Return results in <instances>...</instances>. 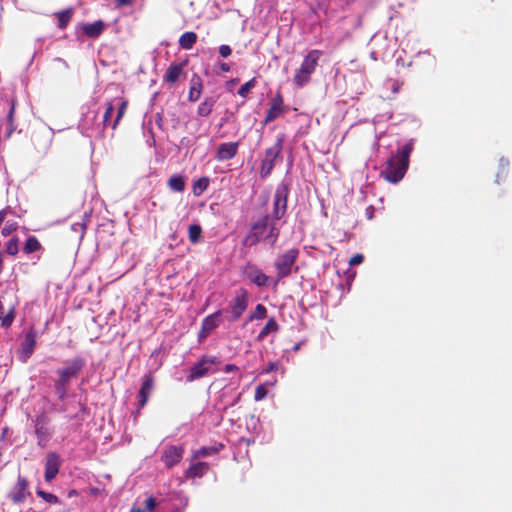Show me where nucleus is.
Returning <instances> with one entry per match:
<instances>
[{"instance_id": "obj_24", "label": "nucleus", "mask_w": 512, "mask_h": 512, "mask_svg": "<svg viewBox=\"0 0 512 512\" xmlns=\"http://www.w3.org/2000/svg\"><path fill=\"white\" fill-rule=\"evenodd\" d=\"M168 187L175 192H183L186 187V178L182 175H172L167 182Z\"/></svg>"}, {"instance_id": "obj_12", "label": "nucleus", "mask_w": 512, "mask_h": 512, "mask_svg": "<svg viewBox=\"0 0 512 512\" xmlns=\"http://www.w3.org/2000/svg\"><path fill=\"white\" fill-rule=\"evenodd\" d=\"M28 486L27 478L19 475L13 491L9 494V498L14 504H22L30 496Z\"/></svg>"}, {"instance_id": "obj_31", "label": "nucleus", "mask_w": 512, "mask_h": 512, "mask_svg": "<svg viewBox=\"0 0 512 512\" xmlns=\"http://www.w3.org/2000/svg\"><path fill=\"white\" fill-rule=\"evenodd\" d=\"M42 249V245L35 236H29L23 247V251L26 254H30Z\"/></svg>"}, {"instance_id": "obj_27", "label": "nucleus", "mask_w": 512, "mask_h": 512, "mask_svg": "<svg viewBox=\"0 0 512 512\" xmlns=\"http://www.w3.org/2000/svg\"><path fill=\"white\" fill-rule=\"evenodd\" d=\"M210 179L206 176H203L196 181H194L192 185V192L196 197L201 196L209 187Z\"/></svg>"}, {"instance_id": "obj_43", "label": "nucleus", "mask_w": 512, "mask_h": 512, "mask_svg": "<svg viewBox=\"0 0 512 512\" xmlns=\"http://www.w3.org/2000/svg\"><path fill=\"white\" fill-rule=\"evenodd\" d=\"M363 261H364V256L362 254L358 253L350 258L349 264L351 266H356V265L361 264Z\"/></svg>"}, {"instance_id": "obj_54", "label": "nucleus", "mask_w": 512, "mask_h": 512, "mask_svg": "<svg viewBox=\"0 0 512 512\" xmlns=\"http://www.w3.org/2000/svg\"><path fill=\"white\" fill-rule=\"evenodd\" d=\"M221 67L224 72H228L230 70V66H221Z\"/></svg>"}, {"instance_id": "obj_29", "label": "nucleus", "mask_w": 512, "mask_h": 512, "mask_svg": "<svg viewBox=\"0 0 512 512\" xmlns=\"http://www.w3.org/2000/svg\"><path fill=\"white\" fill-rule=\"evenodd\" d=\"M215 101L213 98H206L197 109V113L199 116L207 117L211 114Z\"/></svg>"}, {"instance_id": "obj_25", "label": "nucleus", "mask_w": 512, "mask_h": 512, "mask_svg": "<svg viewBox=\"0 0 512 512\" xmlns=\"http://www.w3.org/2000/svg\"><path fill=\"white\" fill-rule=\"evenodd\" d=\"M198 36L195 32L189 31L183 33L179 38V46L182 49L189 50L197 42Z\"/></svg>"}, {"instance_id": "obj_52", "label": "nucleus", "mask_w": 512, "mask_h": 512, "mask_svg": "<svg viewBox=\"0 0 512 512\" xmlns=\"http://www.w3.org/2000/svg\"><path fill=\"white\" fill-rule=\"evenodd\" d=\"M78 495V492L76 490H70L69 493H68V497L71 498L73 496H77Z\"/></svg>"}, {"instance_id": "obj_19", "label": "nucleus", "mask_w": 512, "mask_h": 512, "mask_svg": "<svg viewBox=\"0 0 512 512\" xmlns=\"http://www.w3.org/2000/svg\"><path fill=\"white\" fill-rule=\"evenodd\" d=\"M202 90V80L197 74H194L190 79L189 101L196 102L200 98Z\"/></svg>"}, {"instance_id": "obj_5", "label": "nucleus", "mask_w": 512, "mask_h": 512, "mask_svg": "<svg viewBox=\"0 0 512 512\" xmlns=\"http://www.w3.org/2000/svg\"><path fill=\"white\" fill-rule=\"evenodd\" d=\"M289 192L290 189L287 183L282 182L277 185L273 198V210L270 214L272 218L280 220L285 216Z\"/></svg>"}, {"instance_id": "obj_17", "label": "nucleus", "mask_w": 512, "mask_h": 512, "mask_svg": "<svg viewBox=\"0 0 512 512\" xmlns=\"http://www.w3.org/2000/svg\"><path fill=\"white\" fill-rule=\"evenodd\" d=\"M238 142H226L219 145L216 158L219 161H227L232 159L238 152Z\"/></svg>"}, {"instance_id": "obj_44", "label": "nucleus", "mask_w": 512, "mask_h": 512, "mask_svg": "<svg viewBox=\"0 0 512 512\" xmlns=\"http://www.w3.org/2000/svg\"><path fill=\"white\" fill-rule=\"evenodd\" d=\"M219 53H220V55H221L223 58H227L228 56H230V55H231L232 50H231L230 46H228V45H221V46L219 47Z\"/></svg>"}, {"instance_id": "obj_18", "label": "nucleus", "mask_w": 512, "mask_h": 512, "mask_svg": "<svg viewBox=\"0 0 512 512\" xmlns=\"http://www.w3.org/2000/svg\"><path fill=\"white\" fill-rule=\"evenodd\" d=\"M209 471V465L206 462H197L192 464L186 471L185 477L188 479L201 478Z\"/></svg>"}, {"instance_id": "obj_49", "label": "nucleus", "mask_w": 512, "mask_h": 512, "mask_svg": "<svg viewBox=\"0 0 512 512\" xmlns=\"http://www.w3.org/2000/svg\"><path fill=\"white\" fill-rule=\"evenodd\" d=\"M14 110H15V105H14V103H12L11 108L9 110V114H8V121L9 122L13 121Z\"/></svg>"}, {"instance_id": "obj_46", "label": "nucleus", "mask_w": 512, "mask_h": 512, "mask_svg": "<svg viewBox=\"0 0 512 512\" xmlns=\"http://www.w3.org/2000/svg\"><path fill=\"white\" fill-rule=\"evenodd\" d=\"M132 3V0H116V7L130 6Z\"/></svg>"}, {"instance_id": "obj_51", "label": "nucleus", "mask_w": 512, "mask_h": 512, "mask_svg": "<svg viewBox=\"0 0 512 512\" xmlns=\"http://www.w3.org/2000/svg\"><path fill=\"white\" fill-rule=\"evenodd\" d=\"M77 226H79V227L81 228V230H82V233H84V231H85V229H86V226H85L84 224H79V223H77V224H74V225L72 226V228H73L74 230H76V229H77Z\"/></svg>"}, {"instance_id": "obj_32", "label": "nucleus", "mask_w": 512, "mask_h": 512, "mask_svg": "<svg viewBox=\"0 0 512 512\" xmlns=\"http://www.w3.org/2000/svg\"><path fill=\"white\" fill-rule=\"evenodd\" d=\"M201 236H202V228L200 225L193 224V225L189 226L188 237H189V241L192 244L198 243L201 239Z\"/></svg>"}, {"instance_id": "obj_11", "label": "nucleus", "mask_w": 512, "mask_h": 512, "mask_svg": "<svg viewBox=\"0 0 512 512\" xmlns=\"http://www.w3.org/2000/svg\"><path fill=\"white\" fill-rule=\"evenodd\" d=\"M155 378L152 372H147L142 377V384L138 392V408L145 407L154 389Z\"/></svg>"}, {"instance_id": "obj_4", "label": "nucleus", "mask_w": 512, "mask_h": 512, "mask_svg": "<svg viewBox=\"0 0 512 512\" xmlns=\"http://www.w3.org/2000/svg\"><path fill=\"white\" fill-rule=\"evenodd\" d=\"M298 256L299 250L297 248L289 249L278 255L274 262V266L277 270V282L291 275Z\"/></svg>"}, {"instance_id": "obj_14", "label": "nucleus", "mask_w": 512, "mask_h": 512, "mask_svg": "<svg viewBox=\"0 0 512 512\" xmlns=\"http://www.w3.org/2000/svg\"><path fill=\"white\" fill-rule=\"evenodd\" d=\"M37 334L33 328H31L25 335L23 342L21 343L20 359L26 362L33 354L36 347Z\"/></svg>"}, {"instance_id": "obj_40", "label": "nucleus", "mask_w": 512, "mask_h": 512, "mask_svg": "<svg viewBox=\"0 0 512 512\" xmlns=\"http://www.w3.org/2000/svg\"><path fill=\"white\" fill-rule=\"evenodd\" d=\"M114 112V106L111 102L107 103L106 110L103 115V124L106 126L108 122L110 121L112 115Z\"/></svg>"}, {"instance_id": "obj_41", "label": "nucleus", "mask_w": 512, "mask_h": 512, "mask_svg": "<svg viewBox=\"0 0 512 512\" xmlns=\"http://www.w3.org/2000/svg\"><path fill=\"white\" fill-rule=\"evenodd\" d=\"M18 228V225L16 222L9 223L7 222L4 228L2 229V234L4 236L10 235L13 231H15Z\"/></svg>"}, {"instance_id": "obj_16", "label": "nucleus", "mask_w": 512, "mask_h": 512, "mask_svg": "<svg viewBox=\"0 0 512 512\" xmlns=\"http://www.w3.org/2000/svg\"><path fill=\"white\" fill-rule=\"evenodd\" d=\"M246 277L255 285L262 287L266 286L268 282V276L262 272L256 265H247L245 269Z\"/></svg>"}, {"instance_id": "obj_45", "label": "nucleus", "mask_w": 512, "mask_h": 512, "mask_svg": "<svg viewBox=\"0 0 512 512\" xmlns=\"http://www.w3.org/2000/svg\"><path fill=\"white\" fill-rule=\"evenodd\" d=\"M156 507V499L153 496H150L146 500V509L148 511H153Z\"/></svg>"}, {"instance_id": "obj_7", "label": "nucleus", "mask_w": 512, "mask_h": 512, "mask_svg": "<svg viewBox=\"0 0 512 512\" xmlns=\"http://www.w3.org/2000/svg\"><path fill=\"white\" fill-rule=\"evenodd\" d=\"M282 151V139H277L276 143L266 149L264 159L261 162L260 175L262 178L267 177L275 166V160Z\"/></svg>"}, {"instance_id": "obj_15", "label": "nucleus", "mask_w": 512, "mask_h": 512, "mask_svg": "<svg viewBox=\"0 0 512 512\" xmlns=\"http://www.w3.org/2000/svg\"><path fill=\"white\" fill-rule=\"evenodd\" d=\"M60 465V459L56 453L51 452L47 454L44 474L46 482H51L57 476L60 469Z\"/></svg>"}, {"instance_id": "obj_42", "label": "nucleus", "mask_w": 512, "mask_h": 512, "mask_svg": "<svg viewBox=\"0 0 512 512\" xmlns=\"http://www.w3.org/2000/svg\"><path fill=\"white\" fill-rule=\"evenodd\" d=\"M279 364L278 362H270L267 366L261 371V374H269L273 371L278 370Z\"/></svg>"}, {"instance_id": "obj_1", "label": "nucleus", "mask_w": 512, "mask_h": 512, "mask_svg": "<svg viewBox=\"0 0 512 512\" xmlns=\"http://www.w3.org/2000/svg\"><path fill=\"white\" fill-rule=\"evenodd\" d=\"M276 219L270 214H264L252 222L250 230L244 237L242 244L245 247H253L261 241L268 242L274 246L280 236V228Z\"/></svg>"}, {"instance_id": "obj_37", "label": "nucleus", "mask_w": 512, "mask_h": 512, "mask_svg": "<svg viewBox=\"0 0 512 512\" xmlns=\"http://www.w3.org/2000/svg\"><path fill=\"white\" fill-rule=\"evenodd\" d=\"M322 52L320 50H312L307 54L302 64H317Z\"/></svg>"}, {"instance_id": "obj_34", "label": "nucleus", "mask_w": 512, "mask_h": 512, "mask_svg": "<svg viewBox=\"0 0 512 512\" xmlns=\"http://www.w3.org/2000/svg\"><path fill=\"white\" fill-rule=\"evenodd\" d=\"M19 239L18 237H12L7 243H6V253L11 256H16L19 251Z\"/></svg>"}, {"instance_id": "obj_50", "label": "nucleus", "mask_w": 512, "mask_h": 512, "mask_svg": "<svg viewBox=\"0 0 512 512\" xmlns=\"http://www.w3.org/2000/svg\"><path fill=\"white\" fill-rule=\"evenodd\" d=\"M6 215H7V208L0 210V225L5 220Z\"/></svg>"}, {"instance_id": "obj_10", "label": "nucleus", "mask_w": 512, "mask_h": 512, "mask_svg": "<svg viewBox=\"0 0 512 512\" xmlns=\"http://www.w3.org/2000/svg\"><path fill=\"white\" fill-rule=\"evenodd\" d=\"M269 105V109L267 110L266 116L263 121L264 124H268L274 121L287 111L284 105L283 96L280 91H278L275 94V96L270 100Z\"/></svg>"}, {"instance_id": "obj_3", "label": "nucleus", "mask_w": 512, "mask_h": 512, "mask_svg": "<svg viewBox=\"0 0 512 512\" xmlns=\"http://www.w3.org/2000/svg\"><path fill=\"white\" fill-rule=\"evenodd\" d=\"M66 366L57 370L58 379L55 381V392L60 400L66 397L70 381L76 379L85 366L82 357H74L66 361Z\"/></svg>"}, {"instance_id": "obj_39", "label": "nucleus", "mask_w": 512, "mask_h": 512, "mask_svg": "<svg viewBox=\"0 0 512 512\" xmlns=\"http://www.w3.org/2000/svg\"><path fill=\"white\" fill-rule=\"evenodd\" d=\"M1 325L5 328H8L12 325L15 319V313L13 310H10L4 317H1Z\"/></svg>"}, {"instance_id": "obj_8", "label": "nucleus", "mask_w": 512, "mask_h": 512, "mask_svg": "<svg viewBox=\"0 0 512 512\" xmlns=\"http://www.w3.org/2000/svg\"><path fill=\"white\" fill-rule=\"evenodd\" d=\"M185 452V448L183 445H169L164 448L161 460L164 463L165 467L171 469L183 458Z\"/></svg>"}, {"instance_id": "obj_38", "label": "nucleus", "mask_w": 512, "mask_h": 512, "mask_svg": "<svg viewBox=\"0 0 512 512\" xmlns=\"http://www.w3.org/2000/svg\"><path fill=\"white\" fill-rule=\"evenodd\" d=\"M36 493L39 497L50 504H57L59 502V499L55 494L43 490H37Z\"/></svg>"}, {"instance_id": "obj_48", "label": "nucleus", "mask_w": 512, "mask_h": 512, "mask_svg": "<svg viewBox=\"0 0 512 512\" xmlns=\"http://www.w3.org/2000/svg\"><path fill=\"white\" fill-rule=\"evenodd\" d=\"M237 370H238V367L236 365H234V364H227L224 367V371L226 373L231 372V371H237Z\"/></svg>"}, {"instance_id": "obj_33", "label": "nucleus", "mask_w": 512, "mask_h": 512, "mask_svg": "<svg viewBox=\"0 0 512 512\" xmlns=\"http://www.w3.org/2000/svg\"><path fill=\"white\" fill-rule=\"evenodd\" d=\"M276 380H274L273 382H270V383H264V384H259L256 389H255V394H254V400L255 401H261L263 400L267 394H268V389H267V386L268 385H275L276 384Z\"/></svg>"}, {"instance_id": "obj_26", "label": "nucleus", "mask_w": 512, "mask_h": 512, "mask_svg": "<svg viewBox=\"0 0 512 512\" xmlns=\"http://www.w3.org/2000/svg\"><path fill=\"white\" fill-rule=\"evenodd\" d=\"M182 75V66H169L163 76L164 82L174 84Z\"/></svg>"}, {"instance_id": "obj_22", "label": "nucleus", "mask_w": 512, "mask_h": 512, "mask_svg": "<svg viewBox=\"0 0 512 512\" xmlns=\"http://www.w3.org/2000/svg\"><path fill=\"white\" fill-rule=\"evenodd\" d=\"M223 448H224V445L222 443H219L217 445L210 446V447H205V446L201 447L200 449L193 452L192 459L195 460L198 458H203V457H207L209 455L217 454Z\"/></svg>"}, {"instance_id": "obj_47", "label": "nucleus", "mask_w": 512, "mask_h": 512, "mask_svg": "<svg viewBox=\"0 0 512 512\" xmlns=\"http://www.w3.org/2000/svg\"><path fill=\"white\" fill-rule=\"evenodd\" d=\"M374 211H375V208L370 205L366 208V216L368 219H372L374 217Z\"/></svg>"}, {"instance_id": "obj_30", "label": "nucleus", "mask_w": 512, "mask_h": 512, "mask_svg": "<svg viewBox=\"0 0 512 512\" xmlns=\"http://www.w3.org/2000/svg\"><path fill=\"white\" fill-rule=\"evenodd\" d=\"M267 317V308L263 304H257L253 311L250 312L247 322L261 320Z\"/></svg>"}, {"instance_id": "obj_21", "label": "nucleus", "mask_w": 512, "mask_h": 512, "mask_svg": "<svg viewBox=\"0 0 512 512\" xmlns=\"http://www.w3.org/2000/svg\"><path fill=\"white\" fill-rule=\"evenodd\" d=\"M104 27L103 21L97 20L93 23L85 24L83 26V32L90 38H98L102 34Z\"/></svg>"}, {"instance_id": "obj_13", "label": "nucleus", "mask_w": 512, "mask_h": 512, "mask_svg": "<svg viewBox=\"0 0 512 512\" xmlns=\"http://www.w3.org/2000/svg\"><path fill=\"white\" fill-rule=\"evenodd\" d=\"M222 313V310H217L216 312L206 316L203 319L201 323V329L198 333V338L200 341L205 339L213 330L219 326Z\"/></svg>"}, {"instance_id": "obj_23", "label": "nucleus", "mask_w": 512, "mask_h": 512, "mask_svg": "<svg viewBox=\"0 0 512 512\" xmlns=\"http://www.w3.org/2000/svg\"><path fill=\"white\" fill-rule=\"evenodd\" d=\"M280 329L279 324L277 323L276 319L274 317H271L268 319L265 326L262 328V330L259 332L257 336V340L262 341L264 340L269 334L276 333Z\"/></svg>"}, {"instance_id": "obj_2", "label": "nucleus", "mask_w": 512, "mask_h": 512, "mask_svg": "<svg viewBox=\"0 0 512 512\" xmlns=\"http://www.w3.org/2000/svg\"><path fill=\"white\" fill-rule=\"evenodd\" d=\"M413 151V142L403 145L395 155L387 161L386 168L381 172L384 179L390 183H398L404 177L409 166L410 154Z\"/></svg>"}, {"instance_id": "obj_6", "label": "nucleus", "mask_w": 512, "mask_h": 512, "mask_svg": "<svg viewBox=\"0 0 512 512\" xmlns=\"http://www.w3.org/2000/svg\"><path fill=\"white\" fill-rule=\"evenodd\" d=\"M249 295L245 289H241L239 293L230 301L229 312L230 316L228 320L235 322L239 320L245 313L248 307Z\"/></svg>"}, {"instance_id": "obj_9", "label": "nucleus", "mask_w": 512, "mask_h": 512, "mask_svg": "<svg viewBox=\"0 0 512 512\" xmlns=\"http://www.w3.org/2000/svg\"><path fill=\"white\" fill-rule=\"evenodd\" d=\"M218 363V359L214 356H203L195 363L187 377L188 382H192L198 378L204 377L209 372V366Z\"/></svg>"}, {"instance_id": "obj_36", "label": "nucleus", "mask_w": 512, "mask_h": 512, "mask_svg": "<svg viewBox=\"0 0 512 512\" xmlns=\"http://www.w3.org/2000/svg\"><path fill=\"white\" fill-rule=\"evenodd\" d=\"M127 106H128V102L126 100H123L121 102V104L119 105L116 118L112 124V129H116V127L118 126L120 120L122 119V117L124 116V114L127 110Z\"/></svg>"}, {"instance_id": "obj_28", "label": "nucleus", "mask_w": 512, "mask_h": 512, "mask_svg": "<svg viewBox=\"0 0 512 512\" xmlns=\"http://www.w3.org/2000/svg\"><path fill=\"white\" fill-rule=\"evenodd\" d=\"M55 16L58 19V27L60 29H65L72 19L73 9L68 8L63 11L57 12V13H55Z\"/></svg>"}, {"instance_id": "obj_20", "label": "nucleus", "mask_w": 512, "mask_h": 512, "mask_svg": "<svg viewBox=\"0 0 512 512\" xmlns=\"http://www.w3.org/2000/svg\"><path fill=\"white\" fill-rule=\"evenodd\" d=\"M315 66H301L300 69L297 70L294 76V83L297 87H303L310 80L311 74L314 72Z\"/></svg>"}, {"instance_id": "obj_53", "label": "nucleus", "mask_w": 512, "mask_h": 512, "mask_svg": "<svg viewBox=\"0 0 512 512\" xmlns=\"http://www.w3.org/2000/svg\"><path fill=\"white\" fill-rule=\"evenodd\" d=\"M130 512H144V510H143V509H141V508L133 507V508L130 510Z\"/></svg>"}, {"instance_id": "obj_35", "label": "nucleus", "mask_w": 512, "mask_h": 512, "mask_svg": "<svg viewBox=\"0 0 512 512\" xmlns=\"http://www.w3.org/2000/svg\"><path fill=\"white\" fill-rule=\"evenodd\" d=\"M256 86V80L255 78L250 79L246 83H244L239 89H238V95L245 98L248 96L250 91Z\"/></svg>"}]
</instances>
